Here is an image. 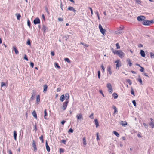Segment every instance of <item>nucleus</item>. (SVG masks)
<instances>
[{
    "mask_svg": "<svg viewBox=\"0 0 154 154\" xmlns=\"http://www.w3.org/2000/svg\"><path fill=\"white\" fill-rule=\"evenodd\" d=\"M116 54L120 58H122L124 57L125 54L121 50H118L116 52Z\"/></svg>",
    "mask_w": 154,
    "mask_h": 154,
    "instance_id": "1",
    "label": "nucleus"
},
{
    "mask_svg": "<svg viewBox=\"0 0 154 154\" xmlns=\"http://www.w3.org/2000/svg\"><path fill=\"white\" fill-rule=\"evenodd\" d=\"M153 22V20H144L143 21L142 24L145 25H150Z\"/></svg>",
    "mask_w": 154,
    "mask_h": 154,
    "instance_id": "2",
    "label": "nucleus"
},
{
    "mask_svg": "<svg viewBox=\"0 0 154 154\" xmlns=\"http://www.w3.org/2000/svg\"><path fill=\"white\" fill-rule=\"evenodd\" d=\"M107 87L108 88L109 92L110 94H112L113 92V90L112 87L110 83H108L107 85Z\"/></svg>",
    "mask_w": 154,
    "mask_h": 154,
    "instance_id": "3",
    "label": "nucleus"
},
{
    "mask_svg": "<svg viewBox=\"0 0 154 154\" xmlns=\"http://www.w3.org/2000/svg\"><path fill=\"white\" fill-rule=\"evenodd\" d=\"M124 27L123 26H120L118 29L115 32V33L117 34H120L122 32V31L123 30Z\"/></svg>",
    "mask_w": 154,
    "mask_h": 154,
    "instance_id": "4",
    "label": "nucleus"
},
{
    "mask_svg": "<svg viewBox=\"0 0 154 154\" xmlns=\"http://www.w3.org/2000/svg\"><path fill=\"white\" fill-rule=\"evenodd\" d=\"M146 19L145 16L141 15L137 17V20L139 21H144Z\"/></svg>",
    "mask_w": 154,
    "mask_h": 154,
    "instance_id": "5",
    "label": "nucleus"
},
{
    "mask_svg": "<svg viewBox=\"0 0 154 154\" xmlns=\"http://www.w3.org/2000/svg\"><path fill=\"white\" fill-rule=\"evenodd\" d=\"M68 102V101H66L65 102L63 103L62 108L63 110L66 109Z\"/></svg>",
    "mask_w": 154,
    "mask_h": 154,
    "instance_id": "6",
    "label": "nucleus"
},
{
    "mask_svg": "<svg viewBox=\"0 0 154 154\" xmlns=\"http://www.w3.org/2000/svg\"><path fill=\"white\" fill-rule=\"evenodd\" d=\"M76 117L77 118L78 120H83V116L81 113H78L76 116Z\"/></svg>",
    "mask_w": 154,
    "mask_h": 154,
    "instance_id": "7",
    "label": "nucleus"
},
{
    "mask_svg": "<svg viewBox=\"0 0 154 154\" xmlns=\"http://www.w3.org/2000/svg\"><path fill=\"white\" fill-rule=\"evenodd\" d=\"M99 28L100 30V31L101 32L103 35H104V33L105 32V29H103L101 25V24H100L99 25Z\"/></svg>",
    "mask_w": 154,
    "mask_h": 154,
    "instance_id": "8",
    "label": "nucleus"
},
{
    "mask_svg": "<svg viewBox=\"0 0 154 154\" xmlns=\"http://www.w3.org/2000/svg\"><path fill=\"white\" fill-rule=\"evenodd\" d=\"M115 63H116V68H119L121 66V63L119 60H118L115 62Z\"/></svg>",
    "mask_w": 154,
    "mask_h": 154,
    "instance_id": "9",
    "label": "nucleus"
},
{
    "mask_svg": "<svg viewBox=\"0 0 154 154\" xmlns=\"http://www.w3.org/2000/svg\"><path fill=\"white\" fill-rule=\"evenodd\" d=\"M34 23L35 24H36L40 23V19L38 18H35L33 21Z\"/></svg>",
    "mask_w": 154,
    "mask_h": 154,
    "instance_id": "10",
    "label": "nucleus"
},
{
    "mask_svg": "<svg viewBox=\"0 0 154 154\" xmlns=\"http://www.w3.org/2000/svg\"><path fill=\"white\" fill-rule=\"evenodd\" d=\"M68 9L69 11H71L74 13V14H75L76 12V10H75L73 7L69 6L68 8Z\"/></svg>",
    "mask_w": 154,
    "mask_h": 154,
    "instance_id": "11",
    "label": "nucleus"
},
{
    "mask_svg": "<svg viewBox=\"0 0 154 154\" xmlns=\"http://www.w3.org/2000/svg\"><path fill=\"white\" fill-rule=\"evenodd\" d=\"M32 146L33 147L34 149V151L36 152L37 150V149L36 148V146L35 145V141L34 140H32Z\"/></svg>",
    "mask_w": 154,
    "mask_h": 154,
    "instance_id": "12",
    "label": "nucleus"
},
{
    "mask_svg": "<svg viewBox=\"0 0 154 154\" xmlns=\"http://www.w3.org/2000/svg\"><path fill=\"white\" fill-rule=\"evenodd\" d=\"M42 29L43 31L44 32H46L48 30V28L46 27L45 25H43L42 26Z\"/></svg>",
    "mask_w": 154,
    "mask_h": 154,
    "instance_id": "13",
    "label": "nucleus"
},
{
    "mask_svg": "<svg viewBox=\"0 0 154 154\" xmlns=\"http://www.w3.org/2000/svg\"><path fill=\"white\" fill-rule=\"evenodd\" d=\"M65 97L66 98V101H68L69 102V95L68 93H66L65 94Z\"/></svg>",
    "mask_w": 154,
    "mask_h": 154,
    "instance_id": "14",
    "label": "nucleus"
},
{
    "mask_svg": "<svg viewBox=\"0 0 154 154\" xmlns=\"http://www.w3.org/2000/svg\"><path fill=\"white\" fill-rule=\"evenodd\" d=\"M46 147L47 150L48 152H49L50 151V148L49 146L47 143V142L46 141Z\"/></svg>",
    "mask_w": 154,
    "mask_h": 154,
    "instance_id": "15",
    "label": "nucleus"
},
{
    "mask_svg": "<svg viewBox=\"0 0 154 154\" xmlns=\"http://www.w3.org/2000/svg\"><path fill=\"white\" fill-rule=\"evenodd\" d=\"M120 124L122 125L123 126H125L127 125V123L126 121H121L120 123Z\"/></svg>",
    "mask_w": 154,
    "mask_h": 154,
    "instance_id": "16",
    "label": "nucleus"
},
{
    "mask_svg": "<svg viewBox=\"0 0 154 154\" xmlns=\"http://www.w3.org/2000/svg\"><path fill=\"white\" fill-rule=\"evenodd\" d=\"M13 49L14 50L15 53L16 54H19V51L17 50L16 49V47L14 46H13Z\"/></svg>",
    "mask_w": 154,
    "mask_h": 154,
    "instance_id": "17",
    "label": "nucleus"
},
{
    "mask_svg": "<svg viewBox=\"0 0 154 154\" xmlns=\"http://www.w3.org/2000/svg\"><path fill=\"white\" fill-rule=\"evenodd\" d=\"M65 99V96L63 94L61 95L60 97V100L62 102H63Z\"/></svg>",
    "mask_w": 154,
    "mask_h": 154,
    "instance_id": "18",
    "label": "nucleus"
},
{
    "mask_svg": "<svg viewBox=\"0 0 154 154\" xmlns=\"http://www.w3.org/2000/svg\"><path fill=\"white\" fill-rule=\"evenodd\" d=\"M140 54L143 57H144L145 56V53L144 51L141 50L140 51Z\"/></svg>",
    "mask_w": 154,
    "mask_h": 154,
    "instance_id": "19",
    "label": "nucleus"
},
{
    "mask_svg": "<svg viewBox=\"0 0 154 154\" xmlns=\"http://www.w3.org/2000/svg\"><path fill=\"white\" fill-rule=\"evenodd\" d=\"M40 95H38L36 97V103L38 104L40 102Z\"/></svg>",
    "mask_w": 154,
    "mask_h": 154,
    "instance_id": "20",
    "label": "nucleus"
},
{
    "mask_svg": "<svg viewBox=\"0 0 154 154\" xmlns=\"http://www.w3.org/2000/svg\"><path fill=\"white\" fill-rule=\"evenodd\" d=\"M95 123L96 125V127H97L99 126V123L98 120L97 119H95L94 120Z\"/></svg>",
    "mask_w": 154,
    "mask_h": 154,
    "instance_id": "21",
    "label": "nucleus"
},
{
    "mask_svg": "<svg viewBox=\"0 0 154 154\" xmlns=\"http://www.w3.org/2000/svg\"><path fill=\"white\" fill-rule=\"evenodd\" d=\"M43 87L44 88V89L43 90V92L44 93L45 92H45H46V91L47 89V88H48L47 86V85H44Z\"/></svg>",
    "mask_w": 154,
    "mask_h": 154,
    "instance_id": "22",
    "label": "nucleus"
},
{
    "mask_svg": "<svg viewBox=\"0 0 154 154\" xmlns=\"http://www.w3.org/2000/svg\"><path fill=\"white\" fill-rule=\"evenodd\" d=\"M137 81L140 82V84L142 85V81L141 79L140 76H139V78L137 79Z\"/></svg>",
    "mask_w": 154,
    "mask_h": 154,
    "instance_id": "23",
    "label": "nucleus"
},
{
    "mask_svg": "<svg viewBox=\"0 0 154 154\" xmlns=\"http://www.w3.org/2000/svg\"><path fill=\"white\" fill-rule=\"evenodd\" d=\"M32 114L34 118H37V115L35 111H33L32 112Z\"/></svg>",
    "mask_w": 154,
    "mask_h": 154,
    "instance_id": "24",
    "label": "nucleus"
},
{
    "mask_svg": "<svg viewBox=\"0 0 154 154\" xmlns=\"http://www.w3.org/2000/svg\"><path fill=\"white\" fill-rule=\"evenodd\" d=\"M112 95L113 97H114V99H116L118 98V95L116 93H113Z\"/></svg>",
    "mask_w": 154,
    "mask_h": 154,
    "instance_id": "25",
    "label": "nucleus"
},
{
    "mask_svg": "<svg viewBox=\"0 0 154 154\" xmlns=\"http://www.w3.org/2000/svg\"><path fill=\"white\" fill-rule=\"evenodd\" d=\"M127 62L128 63L129 66L130 67L132 65V63L131 62L130 59H127Z\"/></svg>",
    "mask_w": 154,
    "mask_h": 154,
    "instance_id": "26",
    "label": "nucleus"
},
{
    "mask_svg": "<svg viewBox=\"0 0 154 154\" xmlns=\"http://www.w3.org/2000/svg\"><path fill=\"white\" fill-rule=\"evenodd\" d=\"M47 112H46V109H45V110H44V118L45 119H47V118L46 117V116H47Z\"/></svg>",
    "mask_w": 154,
    "mask_h": 154,
    "instance_id": "27",
    "label": "nucleus"
},
{
    "mask_svg": "<svg viewBox=\"0 0 154 154\" xmlns=\"http://www.w3.org/2000/svg\"><path fill=\"white\" fill-rule=\"evenodd\" d=\"M17 136V134L16 131H14V139L15 140H16V137Z\"/></svg>",
    "mask_w": 154,
    "mask_h": 154,
    "instance_id": "28",
    "label": "nucleus"
},
{
    "mask_svg": "<svg viewBox=\"0 0 154 154\" xmlns=\"http://www.w3.org/2000/svg\"><path fill=\"white\" fill-rule=\"evenodd\" d=\"M16 16L17 17V20H20V17H21V15L19 14H16Z\"/></svg>",
    "mask_w": 154,
    "mask_h": 154,
    "instance_id": "29",
    "label": "nucleus"
},
{
    "mask_svg": "<svg viewBox=\"0 0 154 154\" xmlns=\"http://www.w3.org/2000/svg\"><path fill=\"white\" fill-rule=\"evenodd\" d=\"M114 134L116 135L117 137H119V134L116 131H113Z\"/></svg>",
    "mask_w": 154,
    "mask_h": 154,
    "instance_id": "30",
    "label": "nucleus"
},
{
    "mask_svg": "<svg viewBox=\"0 0 154 154\" xmlns=\"http://www.w3.org/2000/svg\"><path fill=\"white\" fill-rule=\"evenodd\" d=\"M113 108L114 110V113H116L118 112L117 109V108L115 106H113Z\"/></svg>",
    "mask_w": 154,
    "mask_h": 154,
    "instance_id": "31",
    "label": "nucleus"
},
{
    "mask_svg": "<svg viewBox=\"0 0 154 154\" xmlns=\"http://www.w3.org/2000/svg\"><path fill=\"white\" fill-rule=\"evenodd\" d=\"M149 125L151 126L152 128H154V123L153 122H150L149 123Z\"/></svg>",
    "mask_w": 154,
    "mask_h": 154,
    "instance_id": "32",
    "label": "nucleus"
},
{
    "mask_svg": "<svg viewBox=\"0 0 154 154\" xmlns=\"http://www.w3.org/2000/svg\"><path fill=\"white\" fill-rule=\"evenodd\" d=\"M107 71L109 73V74L111 75L112 74V72L111 71V69L110 67H108L107 68Z\"/></svg>",
    "mask_w": 154,
    "mask_h": 154,
    "instance_id": "33",
    "label": "nucleus"
},
{
    "mask_svg": "<svg viewBox=\"0 0 154 154\" xmlns=\"http://www.w3.org/2000/svg\"><path fill=\"white\" fill-rule=\"evenodd\" d=\"M131 94L134 96H135L134 91L132 87L131 88Z\"/></svg>",
    "mask_w": 154,
    "mask_h": 154,
    "instance_id": "34",
    "label": "nucleus"
},
{
    "mask_svg": "<svg viewBox=\"0 0 154 154\" xmlns=\"http://www.w3.org/2000/svg\"><path fill=\"white\" fill-rule=\"evenodd\" d=\"M83 144L84 145H86V141L85 137H84L83 139Z\"/></svg>",
    "mask_w": 154,
    "mask_h": 154,
    "instance_id": "35",
    "label": "nucleus"
},
{
    "mask_svg": "<svg viewBox=\"0 0 154 154\" xmlns=\"http://www.w3.org/2000/svg\"><path fill=\"white\" fill-rule=\"evenodd\" d=\"M64 60L65 61H66L68 63H70V60L68 58H65L64 59Z\"/></svg>",
    "mask_w": 154,
    "mask_h": 154,
    "instance_id": "36",
    "label": "nucleus"
},
{
    "mask_svg": "<svg viewBox=\"0 0 154 154\" xmlns=\"http://www.w3.org/2000/svg\"><path fill=\"white\" fill-rule=\"evenodd\" d=\"M126 81L127 82H128L129 83V85H131V84H132V82L131 81L130 79H127L126 80Z\"/></svg>",
    "mask_w": 154,
    "mask_h": 154,
    "instance_id": "37",
    "label": "nucleus"
},
{
    "mask_svg": "<svg viewBox=\"0 0 154 154\" xmlns=\"http://www.w3.org/2000/svg\"><path fill=\"white\" fill-rule=\"evenodd\" d=\"M81 44L83 45L85 47H87L88 46V45L87 44H85V43H83L82 42H81Z\"/></svg>",
    "mask_w": 154,
    "mask_h": 154,
    "instance_id": "38",
    "label": "nucleus"
},
{
    "mask_svg": "<svg viewBox=\"0 0 154 154\" xmlns=\"http://www.w3.org/2000/svg\"><path fill=\"white\" fill-rule=\"evenodd\" d=\"M150 57L151 58H154V54L152 53H150Z\"/></svg>",
    "mask_w": 154,
    "mask_h": 154,
    "instance_id": "39",
    "label": "nucleus"
},
{
    "mask_svg": "<svg viewBox=\"0 0 154 154\" xmlns=\"http://www.w3.org/2000/svg\"><path fill=\"white\" fill-rule=\"evenodd\" d=\"M40 139L42 141V143L44 142V140L43 139V137L42 135H41L39 137Z\"/></svg>",
    "mask_w": 154,
    "mask_h": 154,
    "instance_id": "40",
    "label": "nucleus"
},
{
    "mask_svg": "<svg viewBox=\"0 0 154 154\" xmlns=\"http://www.w3.org/2000/svg\"><path fill=\"white\" fill-rule=\"evenodd\" d=\"M116 48L117 49H120V46L119 45V43H117L116 44Z\"/></svg>",
    "mask_w": 154,
    "mask_h": 154,
    "instance_id": "41",
    "label": "nucleus"
},
{
    "mask_svg": "<svg viewBox=\"0 0 154 154\" xmlns=\"http://www.w3.org/2000/svg\"><path fill=\"white\" fill-rule=\"evenodd\" d=\"M140 68H141V69L140 70V72H144V68L143 67H140Z\"/></svg>",
    "mask_w": 154,
    "mask_h": 154,
    "instance_id": "42",
    "label": "nucleus"
},
{
    "mask_svg": "<svg viewBox=\"0 0 154 154\" xmlns=\"http://www.w3.org/2000/svg\"><path fill=\"white\" fill-rule=\"evenodd\" d=\"M55 66L57 67L58 69L60 68V67L58 65V64L57 63H56L55 64Z\"/></svg>",
    "mask_w": 154,
    "mask_h": 154,
    "instance_id": "43",
    "label": "nucleus"
},
{
    "mask_svg": "<svg viewBox=\"0 0 154 154\" xmlns=\"http://www.w3.org/2000/svg\"><path fill=\"white\" fill-rule=\"evenodd\" d=\"M94 114L93 113H92L91 114V115L89 116V117L92 119H93L94 118Z\"/></svg>",
    "mask_w": 154,
    "mask_h": 154,
    "instance_id": "44",
    "label": "nucleus"
},
{
    "mask_svg": "<svg viewBox=\"0 0 154 154\" xmlns=\"http://www.w3.org/2000/svg\"><path fill=\"white\" fill-rule=\"evenodd\" d=\"M132 103L136 107V103L135 100H134L132 101Z\"/></svg>",
    "mask_w": 154,
    "mask_h": 154,
    "instance_id": "45",
    "label": "nucleus"
},
{
    "mask_svg": "<svg viewBox=\"0 0 154 154\" xmlns=\"http://www.w3.org/2000/svg\"><path fill=\"white\" fill-rule=\"evenodd\" d=\"M30 22L29 20H27V25L28 26L30 27Z\"/></svg>",
    "mask_w": 154,
    "mask_h": 154,
    "instance_id": "46",
    "label": "nucleus"
},
{
    "mask_svg": "<svg viewBox=\"0 0 154 154\" xmlns=\"http://www.w3.org/2000/svg\"><path fill=\"white\" fill-rule=\"evenodd\" d=\"M1 87H2L4 86H5L6 85H5V84L4 83V82H2L1 83Z\"/></svg>",
    "mask_w": 154,
    "mask_h": 154,
    "instance_id": "47",
    "label": "nucleus"
},
{
    "mask_svg": "<svg viewBox=\"0 0 154 154\" xmlns=\"http://www.w3.org/2000/svg\"><path fill=\"white\" fill-rule=\"evenodd\" d=\"M24 59L26 60V61H27L28 60V59L27 58V56H26V54H25L24 55Z\"/></svg>",
    "mask_w": 154,
    "mask_h": 154,
    "instance_id": "48",
    "label": "nucleus"
},
{
    "mask_svg": "<svg viewBox=\"0 0 154 154\" xmlns=\"http://www.w3.org/2000/svg\"><path fill=\"white\" fill-rule=\"evenodd\" d=\"M101 68H102L103 70V72H105V68L103 66V65H102L101 66Z\"/></svg>",
    "mask_w": 154,
    "mask_h": 154,
    "instance_id": "49",
    "label": "nucleus"
},
{
    "mask_svg": "<svg viewBox=\"0 0 154 154\" xmlns=\"http://www.w3.org/2000/svg\"><path fill=\"white\" fill-rule=\"evenodd\" d=\"M98 78L100 79V71H98Z\"/></svg>",
    "mask_w": 154,
    "mask_h": 154,
    "instance_id": "50",
    "label": "nucleus"
},
{
    "mask_svg": "<svg viewBox=\"0 0 154 154\" xmlns=\"http://www.w3.org/2000/svg\"><path fill=\"white\" fill-rule=\"evenodd\" d=\"M96 135H97V140L98 141L99 139V134L98 133H96Z\"/></svg>",
    "mask_w": 154,
    "mask_h": 154,
    "instance_id": "51",
    "label": "nucleus"
},
{
    "mask_svg": "<svg viewBox=\"0 0 154 154\" xmlns=\"http://www.w3.org/2000/svg\"><path fill=\"white\" fill-rule=\"evenodd\" d=\"M45 10L46 11L47 13L48 14V15L49 14V12L48 8H47V7L45 8Z\"/></svg>",
    "mask_w": 154,
    "mask_h": 154,
    "instance_id": "52",
    "label": "nucleus"
},
{
    "mask_svg": "<svg viewBox=\"0 0 154 154\" xmlns=\"http://www.w3.org/2000/svg\"><path fill=\"white\" fill-rule=\"evenodd\" d=\"M99 92H100V93H101L102 94V95L103 97L104 96V94L103 92L102 91V90H100L99 91Z\"/></svg>",
    "mask_w": 154,
    "mask_h": 154,
    "instance_id": "53",
    "label": "nucleus"
},
{
    "mask_svg": "<svg viewBox=\"0 0 154 154\" xmlns=\"http://www.w3.org/2000/svg\"><path fill=\"white\" fill-rule=\"evenodd\" d=\"M30 65L33 68L34 65L33 63V62H31L30 63Z\"/></svg>",
    "mask_w": 154,
    "mask_h": 154,
    "instance_id": "54",
    "label": "nucleus"
},
{
    "mask_svg": "<svg viewBox=\"0 0 154 154\" xmlns=\"http://www.w3.org/2000/svg\"><path fill=\"white\" fill-rule=\"evenodd\" d=\"M73 129H72L71 128H70L69 130V132L71 133L73 132Z\"/></svg>",
    "mask_w": 154,
    "mask_h": 154,
    "instance_id": "55",
    "label": "nucleus"
},
{
    "mask_svg": "<svg viewBox=\"0 0 154 154\" xmlns=\"http://www.w3.org/2000/svg\"><path fill=\"white\" fill-rule=\"evenodd\" d=\"M27 44L28 45H30V42L29 40H28L27 42Z\"/></svg>",
    "mask_w": 154,
    "mask_h": 154,
    "instance_id": "56",
    "label": "nucleus"
},
{
    "mask_svg": "<svg viewBox=\"0 0 154 154\" xmlns=\"http://www.w3.org/2000/svg\"><path fill=\"white\" fill-rule=\"evenodd\" d=\"M89 8L90 10V11H91V14L92 15L93 14L92 9L91 7H89Z\"/></svg>",
    "mask_w": 154,
    "mask_h": 154,
    "instance_id": "57",
    "label": "nucleus"
},
{
    "mask_svg": "<svg viewBox=\"0 0 154 154\" xmlns=\"http://www.w3.org/2000/svg\"><path fill=\"white\" fill-rule=\"evenodd\" d=\"M60 153H63V150L61 148H60Z\"/></svg>",
    "mask_w": 154,
    "mask_h": 154,
    "instance_id": "58",
    "label": "nucleus"
},
{
    "mask_svg": "<svg viewBox=\"0 0 154 154\" xmlns=\"http://www.w3.org/2000/svg\"><path fill=\"white\" fill-rule=\"evenodd\" d=\"M69 35H67L65 36L64 38H66V40H67L69 38Z\"/></svg>",
    "mask_w": 154,
    "mask_h": 154,
    "instance_id": "59",
    "label": "nucleus"
},
{
    "mask_svg": "<svg viewBox=\"0 0 154 154\" xmlns=\"http://www.w3.org/2000/svg\"><path fill=\"white\" fill-rule=\"evenodd\" d=\"M66 141L64 140H63L61 141V142L63 143L64 144H66Z\"/></svg>",
    "mask_w": 154,
    "mask_h": 154,
    "instance_id": "60",
    "label": "nucleus"
},
{
    "mask_svg": "<svg viewBox=\"0 0 154 154\" xmlns=\"http://www.w3.org/2000/svg\"><path fill=\"white\" fill-rule=\"evenodd\" d=\"M60 90H61V89L60 88H57V92H59L60 91Z\"/></svg>",
    "mask_w": 154,
    "mask_h": 154,
    "instance_id": "61",
    "label": "nucleus"
},
{
    "mask_svg": "<svg viewBox=\"0 0 154 154\" xmlns=\"http://www.w3.org/2000/svg\"><path fill=\"white\" fill-rule=\"evenodd\" d=\"M34 96L35 95L32 94L31 97V99L32 100H33L34 98Z\"/></svg>",
    "mask_w": 154,
    "mask_h": 154,
    "instance_id": "62",
    "label": "nucleus"
},
{
    "mask_svg": "<svg viewBox=\"0 0 154 154\" xmlns=\"http://www.w3.org/2000/svg\"><path fill=\"white\" fill-rule=\"evenodd\" d=\"M138 46L140 48V47H143V46L142 44H140L138 45Z\"/></svg>",
    "mask_w": 154,
    "mask_h": 154,
    "instance_id": "63",
    "label": "nucleus"
},
{
    "mask_svg": "<svg viewBox=\"0 0 154 154\" xmlns=\"http://www.w3.org/2000/svg\"><path fill=\"white\" fill-rule=\"evenodd\" d=\"M58 20L59 21H62L63 20V19L62 18H58Z\"/></svg>",
    "mask_w": 154,
    "mask_h": 154,
    "instance_id": "64",
    "label": "nucleus"
}]
</instances>
